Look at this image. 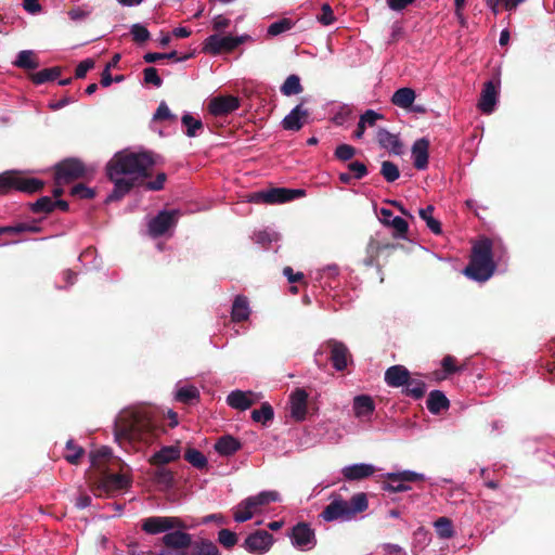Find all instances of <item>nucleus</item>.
I'll return each mask as SVG.
<instances>
[{"mask_svg": "<svg viewBox=\"0 0 555 555\" xmlns=\"http://www.w3.org/2000/svg\"><path fill=\"white\" fill-rule=\"evenodd\" d=\"M385 481L382 482V489L388 492H404L411 489L408 482L424 481L425 476L411 470H402L398 473H387Z\"/></svg>", "mask_w": 555, "mask_h": 555, "instance_id": "9", "label": "nucleus"}, {"mask_svg": "<svg viewBox=\"0 0 555 555\" xmlns=\"http://www.w3.org/2000/svg\"><path fill=\"white\" fill-rule=\"evenodd\" d=\"M92 475L89 477L90 482L95 486L93 491L109 493L126 487L127 480L124 475L109 473L108 465L114 461L112 450L108 447H101L89 453Z\"/></svg>", "mask_w": 555, "mask_h": 555, "instance_id": "3", "label": "nucleus"}, {"mask_svg": "<svg viewBox=\"0 0 555 555\" xmlns=\"http://www.w3.org/2000/svg\"><path fill=\"white\" fill-rule=\"evenodd\" d=\"M154 480L164 486H171L173 483V473L169 470L168 468L163 466H156L154 473H153Z\"/></svg>", "mask_w": 555, "mask_h": 555, "instance_id": "49", "label": "nucleus"}, {"mask_svg": "<svg viewBox=\"0 0 555 555\" xmlns=\"http://www.w3.org/2000/svg\"><path fill=\"white\" fill-rule=\"evenodd\" d=\"M166 180H167L166 173L159 172V173H157L155 180H153V181L144 180V183L142 186H144L146 190H150V191H160L164 189Z\"/></svg>", "mask_w": 555, "mask_h": 555, "instance_id": "60", "label": "nucleus"}, {"mask_svg": "<svg viewBox=\"0 0 555 555\" xmlns=\"http://www.w3.org/2000/svg\"><path fill=\"white\" fill-rule=\"evenodd\" d=\"M192 56L193 53L180 56L177 51H171L169 53L149 52L143 56V60L146 63H155L160 60H172L175 62H182L189 60Z\"/></svg>", "mask_w": 555, "mask_h": 555, "instance_id": "38", "label": "nucleus"}, {"mask_svg": "<svg viewBox=\"0 0 555 555\" xmlns=\"http://www.w3.org/2000/svg\"><path fill=\"white\" fill-rule=\"evenodd\" d=\"M154 165L155 159L151 152H117L105 167L108 180L114 183V189L105 202H118L132 189L143 185L144 180L152 176Z\"/></svg>", "mask_w": 555, "mask_h": 555, "instance_id": "1", "label": "nucleus"}, {"mask_svg": "<svg viewBox=\"0 0 555 555\" xmlns=\"http://www.w3.org/2000/svg\"><path fill=\"white\" fill-rule=\"evenodd\" d=\"M291 539L293 544L299 548H311L315 545L314 530L307 522H298L292 529Z\"/></svg>", "mask_w": 555, "mask_h": 555, "instance_id": "16", "label": "nucleus"}, {"mask_svg": "<svg viewBox=\"0 0 555 555\" xmlns=\"http://www.w3.org/2000/svg\"><path fill=\"white\" fill-rule=\"evenodd\" d=\"M325 346L330 351L328 359L336 371L343 372L347 369L349 363H352V354L344 343L336 339H328Z\"/></svg>", "mask_w": 555, "mask_h": 555, "instance_id": "12", "label": "nucleus"}, {"mask_svg": "<svg viewBox=\"0 0 555 555\" xmlns=\"http://www.w3.org/2000/svg\"><path fill=\"white\" fill-rule=\"evenodd\" d=\"M380 215L383 217L382 222L385 225L391 227L395 230V233H393L395 237H397V238L405 237L408 230H409V224L403 218L393 217L392 211L387 208H382Z\"/></svg>", "mask_w": 555, "mask_h": 555, "instance_id": "22", "label": "nucleus"}, {"mask_svg": "<svg viewBox=\"0 0 555 555\" xmlns=\"http://www.w3.org/2000/svg\"><path fill=\"white\" fill-rule=\"evenodd\" d=\"M30 210L34 214H50L54 210V201L49 196H41L30 204Z\"/></svg>", "mask_w": 555, "mask_h": 555, "instance_id": "48", "label": "nucleus"}, {"mask_svg": "<svg viewBox=\"0 0 555 555\" xmlns=\"http://www.w3.org/2000/svg\"><path fill=\"white\" fill-rule=\"evenodd\" d=\"M184 460L197 469H205L208 466L207 457L194 448H188L185 450Z\"/></svg>", "mask_w": 555, "mask_h": 555, "instance_id": "40", "label": "nucleus"}, {"mask_svg": "<svg viewBox=\"0 0 555 555\" xmlns=\"http://www.w3.org/2000/svg\"><path fill=\"white\" fill-rule=\"evenodd\" d=\"M247 38V36L233 37L228 35L221 37L219 35H210L204 41L203 51L211 55H218L223 52L230 53L240 44H242Z\"/></svg>", "mask_w": 555, "mask_h": 555, "instance_id": "10", "label": "nucleus"}, {"mask_svg": "<svg viewBox=\"0 0 555 555\" xmlns=\"http://www.w3.org/2000/svg\"><path fill=\"white\" fill-rule=\"evenodd\" d=\"M375 410L374 400L367 395L356 396L353 399V412L359 418L373 414Z\"/></svg>", "mask_w": 555, "mask_h": 555, "instance_id": "31", "label": "nucleus"}, {"mask_svg": "<svg viewBox=\"0 0 555 555\" xmlns=\"http://www.w3.org/2000/svg\"><path fill=\"white\" fill-rule=\"evenodd\" d=\"M254 507H247L246 499L243 500L234 512V520L237 522H244L253 518L254 516Z\"/></svg>", "mask_w": 555, "mask_h": 555, "instance_id": "52", "label": "nucleus"}, {"mask_svg": "<svg viewBox=\"0 0 555 555\" xmlns=\"http://www.w3.org/2000/svg\"><path fill=\"white\" fill-rule=\"evenodd\" d=\"M240 99L234 95H218L210 100L208 111L219 117L231 114L240 107Z\"/></svg>", "mask_w": 555, "mask_h": 555, "instance_id": "15", "label": "nucleus"}, {"mask_svg": "<svg viewBox=\"0 0 555 555\" xmlns=\"http://www.w3.org/2000/svg\"><path fill=\"white\" fill-rule=\"evenodd\" d=\"M199 391L195 386H184L178 389L176 393L177 401L184 404H192L194 401L198 400Z\"/></svg>", "mask_w": 555, "mask_h": 555, "instance_id": "44", "label": "nucleus"}, {"mask_svg": "<svg viewBox=\"0 0 555 555\" xmlns=\"http://www.w3.org/2000/svg\"><path fill=\"white\" fill-rule=\"evenodd\" d=\"M333 501L320 514L325 521L350 520L369 507L367 496L364 492L356 493L349 501L341 499L339 494L333 495Z\"/></svg>", "mask_w": 555, "mask_h": 555, "instance_id": "5", "label": "nucleus"}, {"mask_svg": "<svg viewBox=\"0 0 555 555\" xmlns=\"http://www.w3.org/2000/svg\"><path fill=\"white\" fill-rule=\"evenodd\" d=\"M426 405L431 414H439L442 410L449 409L450 401L442 391L433 390L428 395Z\"/></svg>", "mask_w": 555, "mask_h": 555, "instance_id": "30", "label": "nucleus"}, {"mask_svg": "<svg viewBox=\"0 0 555 555\" xmlns=\"http://www.w3.org/2000/svg\"><path fill=\"white\" fill-rule=\"evenodd\" d=\"M495 268L493 242L489 237H482L473 245L464 274L474 281L486 282L493 275Z\"/></svg>", "mask_w": 555, "mask_h": 555, "instance_id": "4", "label": "nucleus"}, {"mask_svg": "<svg viewBox=\"0 0 555 555\" xmlns=\"http://www.w3.org/2000/svg\"><path fill=\"white\" fill-rule=\"evenodd\" d=\"M376 472L372 464L359 463L346 466L341 469V474L346 480L359 481L371 477Z\"/></svg>", "mask_w": 555, "mask_h": 555, "instance_id": "21", "label": "nucleus"}, {"mask_svg": "<svg viewBox=\"0 0 555 555\" xmlns=\"http://www.w3.org/2000/svg\"><path fill=\"white\" fill-rule=\"evenodd\" d=\"M334 12L328 3L322 4L321 14L318 16V21L325 26L332 25L335 22Z\"/></svg>", "mask_w": 555, "mask_h": 555, "instance_id": "59", "label": "nucleus"}, {"mask_svg": "<svg viewBox=\"0 0 555 555\" xmlns=\"http://www.w3.org/2000/svg\"><path fill=\"white\" fill-rule=\"evenodd\" d=\"M396 248L397 245L393 243H383L375 237H371L366 245L365 257L363 258L362 263L366 268L378 266L377 259L379 255L384 250L392 251Z\"/></svg>", "mask_w": 555, "mask_h": 555, "instance_id": "17", "label": "nucleus"}, {"mask_svg": "<svg viewBox=\"0 0 555 555\" xmlns=\"http://www.w3.org/2000/svg\"><path fill=\"white\" fill-rule=\"evenodd\" d=\"M70 195L79 198L91 199L95 196V191L87 188L82 183H78L72 188Z\"/></svg>", "mask_w": 555, "mask_h": 555, "instance_id": "57", "label": "nucleus"}, {"mask_svg": "<svg viewBox=\"0 0 555 555\" xmlns=\"http://www.w3.org/2000/svg\"><path fill=\"white\" fill-rule=\"evenodd\" d=\"M403 387L402 393L415 400L422 399L426 392L425 383L420 379L411 378V375L409 376V382Z\"/></svg>", "mask_w": 555, "mask_h": 555, "instance_id": "37", "label": "nucleus"}, {"mask_svg": "<svg viewBox=\"0 0 555 555\" xmlns=\"http://www.w3.org/2000/svg\"><path fill=\"white\" fill-rule=\"evenodd\" d=\"M434 527H435L436 533L441 539H450L454 535L452 520L448 517H439L434 522Z\"/></svg>", "mask_w": 555, "mask_h": 555, "instance_id": "43", "label": "nucleus"}, {"mask_svg": "<svg viewBox=\"0 0 555 555\" xmlns=\"http://www.w3.org/2000/svg\"><path fill=\"white\" fill-rule=\"evenodd\" d=\"M44 182L40 179L27 177L23 172L9 170L0 173V192L8 194L11 191H20L33 194L41 191Z\"/></svg>", "mask_w": 555, "mask_h": 555, "instance_id": "6", "label": "nucleus"}, {"mask_svg": "<svg viewBox=\"0 0 555 555\" xmlns=\"http://www.w3.org/2000/svg\"><path fill=\"white\" fill-rule=\"evenodd\" d=\"M409 370L403 365H392L385 372V382L389 387H403L409 382Z\"/></svg>", "mask_w": 555, "mask_h": 555, "instance_id": "24", "label": "nucleus"}, {"mask_svg": "<svg viewBox=\"0 0 555 555\" xmlns=\"http://www.w3.org/2000/svg\"><path fill=\"white\" fill-rule=\"evenodd\" d=\"M309 116V112L302 103L296 105L282 120V127L289 131H299Z\"/></svg>", "mask_w": 555, "mask_h": 555, "instance_id": "20", "label": "nucleus"}, {"mask_svg": "<svg viewBox=\"0 0 555 555\" xmlns=\"http://www.w3.org/2000/svg\"><path fill=\"white\" fill-rule=\"evenodd\" d=\"M153 119L154 120H165V119H171V120H175L176 119V115H173L168 105L163 101L160 102V104L158 105L154 116H153Z\"/></svg>", "mask_w": 555, "mask_h": 555, "instance_id": "63", "label": "nucleus"}, {"mask_svg": "<svg viewBox=\"0 0 555 555\" xmlns=\"http://www.w3.org/2000/svg\"><path fill=\"white\" fill-rule=\"evenodd\" d=\"M304 189L272 188L254 192L249 195V202L256 204H282L304 197Z\"/></svg>", "mask_w": 555, "mask_h": 555, "instance_id": "7", "label": "nucleus"}, {"mask_svg": "<svg viewBox=\"0 0 555 555\" xmlns=\"http://www.w3.org/2000/svg\"><path fill=\"white\" fill-rule=\"evenodd\" d=\"M241 449V441L231 435H224L220 437L215 443L216 452L222 456H231Z\"/></svg>", "mask_w": 555, "mask_h": 555, "instance_id": "28", "label": "nucleus"}, {"mask_svg": "<svg viewBox=\"0 0 555 555\" xmlns=\"http://www.w3.org/2000/svg\"><path fill=\"white\" fill-rule=\"evenodd\" d=\"M434 209L431 205L420 209V217L426 221L427 227L433 233L440 234L442 232L441 223L433 217Z\"/></svg>", "mask_w": 555, "mask_h": 555, "instance_id": "46", "label": "nucleus"}, {"mask_svg": "<svg viewBox=\"0 0 555 555\" xmlns=\"http://www.w3.org/2000/svg\"><path fill=\"white\" fill-rule=\"evenodd\" d=\"M144 82L159 88L163 85V79L159 77L155 67H146L143 70Z\"/></svg>", "mask_w": 555, "mask_h": 555, "instance_id": "58", "label": "nucleus"}, {"mask_svg": "<svg viewBox=\"0 0 555 555\" xmlns=\"http://www.w3.org/2000/svg\"><path fill=\"white\" fill-rule=\"evenodd\" d=\"M280 500V494L276 491H262L254 496H248L246 499L247 507H254L255 509L259 506H264L271 502H276Z\"/></svg>", "mask_w": 555, "mask_h": 555, "instance_id": "36", "label": "nucleus"}, {"mask_svg": "<svg viewBox=\"0 0 555 555\" xmlns=\"http://www.w3.org/2000/svg\"><path fill=\"white\" fill-rule=\"evenodd\" d=\"M181 456V449L177 446H168L163 447L159 451L155 452L151 459L150 463L154 466H163L170 462H173Z\"/></svg>", "mask_w": 555, "mask_h": 555, "instance_id": "26", "label": "nucleus"}, {"mask_svg": "<svg viewBox=\"0 0 555 555\" xmlns=\"http://www.w3.org/2000/svg\"><path fill=\"white\" fill-rule=\"evenodd\" d=\"M94 65H95V62L92 59H86V60L81 61L75 69V77L78 79L85 78L87 73L90 69H92L94 67Z\"/></svg>", "mask_w": 555, "mask_h": 555, "instance_id": "61", "label": "nucleus"}, {"mask_svg": "<svg viewBox=\"0 0 555 555\" xmlns=\"http://www.w3.org/2000/svg\"><path fill=\"white\" fill-rule=\"evenodd\" d=\"M357 153V149L349 144H340L336 147L334 155L338 160H350Z\"/></svg>", "mask_w": 555, "mask_h": 555, "instance_id": "54", "label": "nucleus"}, {"mask_svg": "<svg viewBox=\"0 0 555 555\" xmlns=\"http://www.w3.org/2000/svg\"><path fill=\"white\" fill-rule=\"evenodd\" d=\"M179 210H162L149 222V232L152 236L164 235L170 228L178 222Z\"/></svg>", "mask_w": 555, "mask_h": 555, "instance_id": "13", "label": "nucleus"}, {"mask_svg": "<svg viewBox=\"0 0 555 555\" xmlns=\"http://www.w3.org/2000/svg\"><path fill=\"white\" fill-rule=\"evenodd\" d=\"M308 397L304 388H296L289 396L291 416L296 422H302L306 418Z\"/></svg>", "mask_w": 555, "mask_h": 555, "instance_id": "18", "label": "nucleus"}, {"mask_svg": "<svg viewBox=\"0 0 555 555\" xmlns=\"http://www.w3.org/2000/svg\"><path fill=\"white\" fill-rule=\"evenodd\" d=\"M61 75V67H51L41 69L35 74H31L30 79L35 85H42L48 81H53Z\"/></svg>", "mask_w": 555, "mask_h": 555, "instance_id": "39", "label": "nucleus"}, {"mask_svg": "<svg viewBox=\"0 0 555 555\" xmlns=\"http://www.w3.org/2000/svg\"><path fill=\"white\" fill-rule=\"evenodd\" d=\"M130 33L133 37V40L138 43L147 41L151 36L147 28L141 24H133L131 26Z\"/></svg>", "mask_w": 555, "mask_h": 555, "instance_id": "55", "label": "nucleus"}, {"mask_svg": "<svg viewBox=\"0 0 555 555\" xmlns=\"http://www.w3.org/2000/svg\"><path fill=\"white\" fill-rule=\"evenodd\" d=\"M281 92L285 96L299 94L304 88L300 83V78L297 75H289L280 88Z\"/></svg>", "mask_w": 555, "mask_h": 555, "instance_id": "41", "label": "nucleus"}, {"mask_svg": "<svg viewBox=\"0 0 555 555\" xmlns=\"http://www.w3.org/2000/svg\"><path fill=\"white\" fill-rule=\"evenodd\" d=\"M88 176L86 165L78 158H66L54 166L55 184H68Z\"/></svg>", "mask_w": 555, "mask_h": 555, "instance_id": "8", "label": "nucleus"}, {"mask_svg": "<svg viewBox=\"0 0 555 555\" xmlns=\"http://www.w3.org/2000/svg\"><path fill=\"white\" fill-rule=\"evenodd\" d=\"M429 141L425 138L418 139L412 146L413 165L417 170H424L428 166Z\"/></svg>", "mask_w": 555, "mask_h": 555, "instance_id": "23", "label": "nucleus"}, {"mask_svg": "<svg viewBox=\"0 0 555 555\" xmlns=\"http://www.w3.org/2000/svg\"><path fill=\"white\" fill-rule=\"evenodd\" d=\"M13 65L22 69L33 70L38 68L40 63L33 50H23L17 54Z\"/></svg>", "mask_w": 555, "mask_h": 555, "instance_id": "35", "label": "nucleus"}, {"mask_svg": "<svg viewBox=\"0 0 555 555\" xmlns=\"http://www.w3.org/2000/svg\"><path fill=\"white\" fill-rule=\"evenodd\" d=\"M348 169L349 171L353 172V178L358 180L367 175L366 166L358 160L348 164Z\"/></svg>", "mask_w": 555, "mask_h": 555, "instance_id": "64", "label": "nucleus"}, {"mask_svg": "<svg viewBox=\"0 0 555 555\" xmlns=\"http://www.w3.org/2000/svg\"><path fill=\"white\" fill-rule=\"evenodd\" d=\"M416 98V93L412 88L403 87L395 91L391 96V103L403 109L412 107Z\"/></svg>", "mask_w": 555, "mask_h": 555, "instance_id": "29", "label": "nucleus"}, {"mask_svg": "<svg viewBox=\"0 0 555 555\" xmlns=\"http://www.w3.org/2000/svg\"><path fill=\"white\" fill-rule=\"evenodd\" d=\"M274 417V411L270 403L264 402L260 409H256L251 412V418L254 422L266 424L272 421Z\"/></svg>", "mask_w": 555, "mask_h": 555, "instance_id": "47", "label": "nucleus"}, {"mask_svg": "<svg viewBox=\"0 0 555 555\" xmlns=\"http://www.w3.org/2000/svg\"><path fill=\"white\" fill-rule=\"evenodd\" d=\"M181 122L185 127V134L190 138L196 137L197 131L204 128L202 120L194 118L190 113L182 116Z\"/></svg>", "mask_w": 555, "mask_h": 555, "instance_id": "45", "label": "nucleus"}, {"mask_svg": "<svg viewBox=\"0 0 555 555\" xmlns=\"http://www.w3.org/2000/svg\"><path fill=\"white\" fill-rule=\"evenodd\" d=\"M273 544V535L266 530H257L250 533L244 541L243 546L255 554H262L269 551Z\"/></svg>", "mask_w": 555, "mask_h": 555, "instance_id": "14", "label": "nucleus"}, {"mask_svg": "<svg viewBox=\"0 0 555 555\" xmlns=\"http://www.w3.org/2000/svg\"><path fill=\"white\" fill-rule=\"evenodd\" d=\"M496 95L498 93L494 83L492 81H487L483 85L481 96L478 103L480 111L486 114L492 113L496 103Z\"/></svg>", "mask_w": 555, "mask_h": 555, "instance_id": "27", "label": "nucleus"}, {"mask_svg": "<svg viewBox=\"0 0 555 555\" xmlns=\"http://www.w3.org/2000/svg\"><path fill=\"white\" fill-rule=\"evenodd\" d=\"M218 542L225 548H231L237 543V535L229 529H221L218 532Z\"/></svg>", "mask_w": 555, "mask_h": 555, "instance_id": "53", "label": "nucleus"}, {"mask_svg": "<svg viewBox=\"0 0 555 555\" xmlns=\"http://www.w3.org/2000/svg\"><path fill=\"white\" fill-rule=\"evenodd\" d=\"M185 529H176L173 531L167 532L163 538L162 542L165 547L175 548V550H183L189 552L190 546L192 545L193 539L192 535L184 531Z\"/></svg>", "mask_w": 555, "mask_h": 555, "instance_id": "19", "label": "nucleus"}, {"mask_svg": "<svg viewBox=\"0 0 555 555\" xmlns=\"http://www.w3.org/2000/svg\"><path fill=\"white\" fill-rule=\"evenodd\" d=\"M190 555H221V553L212 541L198 539L192 542Z\"/></svg>", "mask_w": 555, "mask_h": 555, "instance_id": "34", "label": "nucleus"}, {"mask_svg": "<svg viewBox=\"0 0 555 555\" xmlns=\"http://www.w3.org/2000/svg\"><path fill=\"white\" fill-rule=\"evenodd\" d=\"M227 403L235 410L245 411L254 404V400L249 398L247 392L233 390L228 395Z\"/></svg>", "mask_w": 555, "mask_h": 555, "instance_id": "33", "label": "nucleus"}, {"mask_svg": "<svg viewBox=\"0 0 555 555\" xmlns=\"http://www.w3.org/2000/svg\"><path fill=\"white\" fill-rule=\"evenodd\" d=\"M456 362V358L451 354L443 357L441 366L446 375H453L463 369L462 366H457Z\"/></svg>", "mask_w": 555, "mask_h": 555, "instance_id": "56", "label": "nucleus"}, {"mask_svg": "<svg viewBox=\"0 0 555 555\" xmlns=\"http://www.w3.org/2000/svg\"><path fill=\"white\" fill-rule=\"evenodd\" d=\"M142 530L149 534L169 532L173 529H189L190 527L179 517L152 516L143 519Z\"/></svg>", "mask_w": 555, "mask_h": 555, "instance_id": "11", "label": "nucleus"}, {"mask_svg": "<svg viewBox=\"0 0 555 555\" xmlns=\"http://www.w3.org/2000/svg\"><path fill=\"white\" fill-rule=\"evenodd\" d=\"M293 26H294V23L292 22V20L284 17L280 21L272 23L268 27V35H270V36L281 35V34L292 29Z\"/></svg>", "mask_w": 555, "mask_h": 555, "instance_id": "51", "label": "nucleus"}, {"mask_svg": "<svg viewBox=\"0 0 555 555\" xmlns=\"http://www.w3.org/2000/svg\"><path fill=\"white\" fill-rule=\"evenodd\" d=\"M157 426L146 412L125 411L115 424V439L120 446L149 443L157 436Z\"/></svg>", "mask_w": 555, "mask_h": 555, "instance_id": "2", "label": "nucleus"}, {"mask_svg": "<svg viewBox=\"0 0 555 555\" xmlns=\"http://www.w3.org/2000/svg\"><path fill=\"white\" fill-rule=\"evenodd\" d=\"M376 139L380 147L386 149L396 155L402 154L403 144L397 134L380 128L376 133Z\"/></svg>", "mask_w": 555, "mask_h": 555, "instance_id": "25", "label": "nucleus"}, {"mask_svg": "<svg viewBox=\"0 0 555 555\" xmlns=\"http://www.w3.org/2000/svg\"><path fill=\"white\" fill-rule=\"evenodd\" d=\"M380 175L387 182H393L400 177V170L395 163L385 160L382 163Z\"/></svg>", "mask_w": 555, "mask_h": 555, "instance_id": "50", "label": "nucleus"}, {"mask_svg": "<svg viewBox=\"0 0 555 555\" xmlns=\"http://www.w3.org/2000/svg\"><path fill=\"white\" fill-rule=\"evenodd\" d=\"M250 309L247 297L237 295L232 305L231 317L234 322H243L249 318Z\"/></svg>", "mask_w": 555, "mask_h": 555, "instance_id": "32", "label": "nucleus"}, {"mask_svg": "<svg viewBox=\"0 0 555 555\" xmlns=\"http://www.w3.org/2000/svg\"><path fill=\"white\" fill-rule=\"evenodd\" d=\"M83 455H85V449L82 447L76 444L73 439H69L66 442V453L64 454V459L69 464L78 465Z\"/></svg>", "mask_w": 555, "mask_h": 555, "instance_id": "42", "label": "nucleus"}, {"mask_svg": "<svg viewBox=\"0 0 555 555\" xmlns=\"http://www.w3.org/2000/svg\"><path fill=\"white\" fill-rule=\"evenodd\" d=\"M383 118L384 116L382 114L373 109H367L360 116V120L362 121V124L365 125V127H374L376 125V121Z\"/></svg>", "mask_w": 555, "mask_h": 555, "instance_id": "62", "label": "nucleus"}]
</instances>
